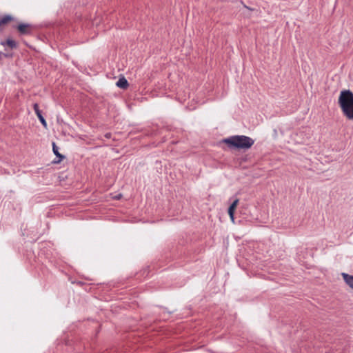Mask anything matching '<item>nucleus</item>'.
Masks as SVG:
<instances>
[{
	"label": "nucleus",
	"instance_id": "nucleus-2",
	"mask_svg": "<svg viewBox=\"0 0 353 353\" xmlns=\"http://www.w3.org/2000/svg\"><path fill=\"white\" fill-rule=\"evenodd\" d=\"M223 141L229 147L242 150L250 148L254 143L252 139L244 135L232 136L224 139Z\"/></svg>",
	"mask_w": 353,
	"mask_h": 353
},
{
	"label": "nucleus",
	"instance_id": "nucleus-8",
	"mask_svg": "<svg viewBox=\"0 0 353 353\" xmlns=\"http://www.w3.org/2000/svg\"><path fill=\"white\" fill-rule=\"evenodd\" d=\"M1 44L3 46L7 45L10 48H16V43H15V41L14 40L11 39H8L6 41H4V42H1Z\"/></svg>",
	"mask_w": 353,
	"mask_h": 353
},
{
	"label": "nucleus",
	"instance_id": "nucleus-5",
	"mask_svg": "<svg viewBox=\"0 0 353 353\" xmlns=\"http://www.w3.org/2000/svg\"><path fill=\"white\" fill-rule=\"evenodd\" d=\"M34 110L35 113L37 114L39 119L41 122L42 125L44 126V128H47V123H46V120L44 119V118L43 117V116L41 114V112H40V110L39 109L38 104H37V103L34 104Z\"/></svg>",
	"mask_w": 353,
	"mask_h": 353
},
{
	"label": "nucleus",
	"instance_id": "nucleus-3",
	"mask_svg": "<svg viewBox=\"0 0 353 353\" xmlns=\"http://www.w3.org/2000/svg\"><path fill=\"white\" fill-rule=\"evenodd\" d=\"M239 204V199H235L233 203L230 205V206L228 208V214L230 217V219L232 222L234 223V212L236 209V207Z\"/></svg>",
	"mask_w": 353,
	"mask_h": 353
},
{
	"label": "nucleus",
	"instance_id": "nucleus-11",
	"mask_svg": "<svg viewBox=\"0 0 353 353\" xmlns=\"http://www.w3.org/2000/svg\"><path fill=\"white\" fill-rule=\"evenodd\" d=\"M121 194H119L116 195V196L114 197V199H121Z\"/></svg>",
	"mask_w": 353,
	"mask_h": 353
},
{
	"label": "nucleus",
	"instance_id": "nucleus-7",
	"mask_svg": "<svg viewBox=\"0 0 353 353\" xmlns=\"http://www.w3.org/2000/svg\"><path fill=\"white\" fill-rule=\"evenodd\" d=\"M116 85L121 89H126L128 87L129 84L126 79L123 77L119 79Z\"/></svg>",
	"mask_w": 353,
	"mask_h": 353
},
{
	"label": "nucleus",
	"instance_id": "nucleus-6",
	"mask_svg": "<svg viewBox=\"0 0 353 353\" xmlns=\"http://www.w3.org/2000/svg\"><path fill=\"white\" fill-rule=\"evenodd\" d=\"M341 275L346 284L353 290V276L346 273H342Z\"/></svg>",
	"mask_w": 353,
	"mask_h": 353
},
{
	"label": "nucleus",
	"instance_id": "nucleus-9",
	"mask_svg": "<svg viewBox=\"0 0 353 353\" xmlns=\"http://www.w3.org/2000/svg\"><path fill=\"white\" fill-rule=\"evenodd\" d=\"M52 150L54 154L60 159L59 162L64 158V157L59 152L58 147L56 145L55 143H52Z\"/></svg>",
	"mask_w": 353,
	"mask_h": 353
},
{
	"label": "nucleus",
	"instance_id": "nucleus-10",
	"mask_svg": "<svg viewBox=\"0 0 353 353\" xmlns=\"http://www.w3.org/2000/svg\"><path fill=\"white\" fill-rule=\"evenodd\" d=\"M12 20V17L10 15H7V16H5L3 17L1 20H0V27L3 25H5L6 23H8V22L11 21Z\"/></svg>",
	"mask_w": 353,
	"mask_h": 353
},
{
	"label": "nucleus",
	"instance_id": "nucleus-4",
	"mask_svg": "<svg viewBox=\"0 0 353 353\" xmlns=\"http://www.w3.org/2000/svg\"><path fill=\"white\" fill-rule=\"evenodd\" d=\"M31 26L28 23H21L17 26V30L21 34H28L31 31Z\"/></svg>",
	"mask_w": 353,
	"mask_h": 353
},
{
	"label": "nucleus",
	"instance_id": "nucleus-1",
	"mask_svg": "<svg viewBox=\"0 0 353 353\" xmlns=\"http://www.w3.org/2000/svg\"><path fill=\"white\" fill-rule=\"evenodd\" d=\"M338 104L343 114L348 119L353 120V93L350 90H341Z\"/></svg>",
	"mask_w": 353,
	"mask_h": 353
},
{
	"label": "nucleus",
	"instance_id": "nucleus-12",
	"mask_svg": "<svg viewBox=\"0 0 353 353\" xmlns=\"http://www.w3.org/2000/svg\"><path fill=\"white\" fill-rule=\"evenodd\" d=\"M244 7H245L246 9L249 10H252V9L250 8H249V7H248L247 6H244Z\"/></svg>",
	"mask_w": 353,
	"mask_h": 353
}]
</instances>
